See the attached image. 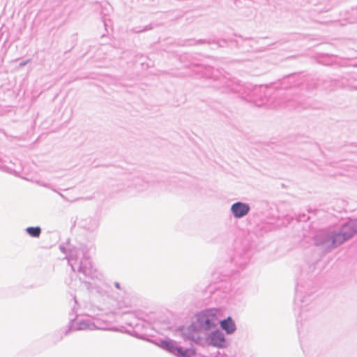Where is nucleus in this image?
Wrapping results in <instances>:
<instances>
[{"label":"nucleus","instance_id":"nucleus-3","mask_svg":"<svg viewBox=\"0 0 357 357\" xmlns=\"http://www.w3.org/2000/svg\"><path fill=\"white\" fill-rule=\"evenodd\" d=\"M231 211L234 215L237 218H242L247 215L250 211V207L248 204L242 202H236L231 206Z\"/></svg>","mask_w":357,"mask_h":357},{"label":"nucleus","instance_id":"nucleus-7","mask_svg":"<svg viewBox=\"0 0 357 357\" xmlns=\"http://www.w3.org/2000/svg\"><path fill=\"white\" fill-rule=\"evenodd\" d=\"M343 227H348L347 231H355V234L357 232V221L351 222L345 225Z\"/></svg>","mask_w":357,"mask_h":357},{"label":"nucleus","instance_id":"nucleus-8","mask_svg":"<svg viewBox=\"0 0 357 357\" xmlns=\"http://www.w3.org/2000/svg\"><path fill=\"white\" fill-rule=\"evenodd\" d=\"M165 347L168 349L169 351H173V350L174 349L173 345L170 343V342H164Z\"/></svg>","mask_w":357,"mask_h":357},{"label":"nucleus","instance_id":"nucleus-5","mask_svg":"<svg viewBox=\"0 0 357 357\" xmlns=\"http://www.w3.org/2000/svg\"><path fill=\"white\" fill-rule=\"evenodd\" d=\"M221 328L227 333H232L236 330V326L231 317L220 321Z\"/></svg>","mask_w":357,"mask_h":357},{"label":"nucleus","instance_id":"nucleus-2","mask_svg":"<svg viewBox=\"0 0 357 357\" xmlns=\"http://www.w3.org/2000/svg\"><path fill=\"white\" fill-rule=\"evenodd\" d=\"M347 229L348 227H342L341 231L331 235L329 236V241H331L330 245L333 247L338 246L355 234L354 230L347 231Z\"/></svg>","mask_w":357,"mask_h":357},{"label":"nucleus","instance_id":"nucleus-4","mask_svg":"<svg viewBox=\"0 0 357 357\" xmlns=\"http://www.w3.org/2000/svg\"><path fill=\"white\" fill-rule=\"evenodd\" d=\"M211 344L217 347H223L225 343L224 335L217 331L213 332L210 336Z\"/></svg>","mask_w":357,"mask_h":357},{"label":"nucleus","instance_id":"nucleus-6","mask_svg":"<svg viewBox=\"0 0 357 357\" xmlns=\"http://www.w3.org/2000/svg\"><path fill=\"white\" fill-rule=\"evenodd\" d=\"M26 231L32 237H38L41 233V229L39 227H28Z\"/></svg>","mask_w":357,"mask_h":357},{"label":"nucleus","instance_id":"nucleus-9","mask_svg":"<svg viewBox=\"0 0 357 357\" xmlns=\"http://www.w3.org/2000/svg\"><path fill=\"white\" fill-rule=\"evenodd\" d=\"M177 350V351L181 355V356H185L186 355V352L185 351H183L182 349L181 348H176V349Z\"/></svg>","mask_w":357,"mask_h":357},{"label":"nucleus","instance_id":"nucleus-1","mask_svg":"<svg viewBox=\"0 0 357 357\" xmlns=\"http://www.w3.org/2000/svg\"><path fill=\"white\" fill-rule=\"evenodd\" d=\"M222 316L218 309H209L199 312L197 315V320L199 326L205 330L215 327L219 319Z\"/></svg>","mask_w":357,"mask_h":357}]
</instances>
